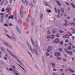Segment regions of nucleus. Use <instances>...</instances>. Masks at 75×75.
Listing matches in <instances>:
<instances>
[{
    "instance_id": "obj_53",
    "label": "nucleus",
    "mask_w": 75,
    "mask_h": 75,
    "mask_svg": "<svg viewBox=\"0 0 75 75\" xmlns=\"http://www.w3.org/2000/svg\"><path fill=\"white\" fill-rule=\"evenodd\" d=\"M1 11H2V12H4V8H3L1 10Z\"/></svg>"
},
{
    "instance_id": "obj_61",
    "label": "nucleus",
    "mask_w": 75,
    "mask_h": 75,
    "mask_svg": "<svg viewBox=\"0 0 75 75\" xmlns=\"http://www.w3.org/2000/svg\"><path fill=\"white\" fill-rule=\"evenodd\" d=\"M15 74H16V75H20L19 74V73H18L17 72H16V73Z\"/></svg>"
},
{
    "instance_id": "obj_15",
    "label": "nucleus",
    "mask_w": 75,
    "mask_h": 75,
    "mask_svg": "<svg viewBox=\"0 0 75 75\" xmlns=\"http://www.w3.org/2000/svg\"><path fill=\"white\" fill-rule=\"evenodd\" d=\"M0 49L1 50H2V51L3 52H5V51L4 50V48L3 47H0Z\"/></svg>"
},
{
    "instance_id": "obj_13",
    "label": "nucleus",
    "mask_w": 75,
    "mask_h": 75,
    "mask_svg": "<svg viewBox=\"0 0 75 75\" xmlns=\"http://www.w3.org/2000/svg\"><path fill=\"white\" fill-rule=\"evenodd\" d=\"M56 2L57 4L59 5V6H61V4L60 3V2H59V1H56Z\"/></svg>"
},
{
    "instance_id": "obj_41",
    "label": "nucleus",
    "mask_w": 75,
    "mask_h": 75,
    "mask_svg": "<svg viewBox=\"0 0 75 75\" xmlns=\"http://www.w3.org/2000/svg\"><path fill=\"white\" fill-rule=\"evenodd\" d=\"M57 11H58V14H60V13H61V12L60 11V10H59V9H58Z\"/></svg>"
},
{
    "instance_id": "obj_46",
    "label": "nucleus",
    "mask_w": 75,
    "mask_h": 75,
    "mask_svg": "<svg viewBox=\"0 0 75 75\" xmlns=\"http://www.w3.org/2000/svg\"><path fill=\"white\" fill-rule=\"evenodd\" d=\"M46 56H49V53L47 52L46 53Z\"/></svg>"
},
{
    "instance_id": "obj_7",
    "label": "nucleus",
    "mask_w": 75,
    "mask_h": 75,
    "mask_svg": "<svg viewBox=\"0 0 75 75\" xmlns=\"http://www.w3.org/2000/svg\"><path fill=\"white\" fill-rule=\"evenodd\" d=\"M7 51H8V52L9 53V54H10V55H11V56H12V57H15V56H14V54H13L12 52H11L9 50L7 49Z\"/></svg>"
},
{
    "instance_id": "obj_32",
    "label": "nucleus",
    "mask_w": 75,
    "mask_h": 75,
    "mask_svg": "<svg viewBox=\"0 0 75 75\" xmlns=\"http://www.w3.org/2000/svg\"><path fill=\"white\" fill-rule=\"evenodd\" d=\"M34 23V20L33 19H32L31 20V23L32 25H33V23Z\"/></svg>"
},
{
    "instance_id": "obj_54",
    "label": "nucleus",
    "mask_w": 75,
    "mask_h": 75,
    "mask_svg": "<svg viewBox=\"0 0 75 75\" xmlns=\"http://www.w3.org/2000/svg\"><path fill=\"white\" fill-rule=\"evenodd\" d=\"M12 67H13V68H14V69H16V67H15L14 66L12 65Z\"/></svg>"
},
{
    "instance_id": "obj_21",
    "label": "nucleus",
    "mask_w": 75,
    "mask_h": 75,
    "mask_svg": "<svg viewBox=\"0 0 75 75\" xmlns=\"http://www.w3.org/2000/svg\"><path fill=\"white\" fill-rule=\"evenodd\" d=\"M16 29L17 30V31H18V33H20V30L19 29V28H18V27L17 26L16 27Z\"/></svg>"
},
{
    "instance_id": "obj_3",
    "label": "nucleus",
    "mask_w": 75,
    "mask_h": 75,
    "mask_svg": "<svg viewBox=\"0 0 75 75\" xmlns=\"http://www.w3.org/2000/svg\"><path fill=\"white\" fill-rule=\"evenodd\" d=\"M48 49L47 50V51L50 52V51H52V47L51 46H49L48 47Z\"/></svg>"
},
{
    "instance_id": "obj_33",
    "label": "nucleus",
    "mask_w": 75,
    "mask_h": 75,
    "mask_svg": "<svg viewBox=\"0 0 75 75\" xmlns=\"http://www.w3.org/2000/svg\"><path fill=\"white\" fill-rule=\"evenodd\" d=\"M9 8H6V11L7 13H8L9 12Z\"/></svg>"
},
{
    "instance_id": "obj_24",
    "label": "nucleus",
    "mask_w": 75,
    "mask_h": 75,
    "mask_svg": "<svg viewBox=\"0 0 75 75\" xmlns=\"http://www.w3.org/2000/svg\"><path fill=\"white\" fill-rule=\"evenodd\" d=\"M51 65L53 67H55V64L54 63H51Z\"/></svg>"
},
{
    "instance_id": "obj_43",
    "label": "nucleus",
    "mask_w": 75,
    "mask_h": 75,
    "mask_svg": "<svg viewBox=\"0 0 75 75\" xmlns=\"http://www.w3.org/2000/svg\"><path fill=\"white\" fill-rule=\"evenodd\" d=\"M53 71H57V69L55 68H54L53 69Z\"/></svg>"
},
{
    "instance_id": "obj_37",
    "label": "nucleus",
    "mask_w": 75,
    "mask_h": 75,
    "mask_svg": "<svg viewBox=\"0 0 75 75\" xmlns=\"http://www.w3.org/2000/svg\"><path fill=\"white\" fill-rule=\"evenodd\" d=\"M4 31L5 33H8V31L7 30H6V29H5L4 30Z\"/></svg>"
},
{
    "instance_id": "obj_35",
    "label": "nucleus",
    "mask_w": 75,
    "mask_h": 75,
    "mask_svg": "<svg viewBox=\"0 0 75 75\" xmlns=\"http://www.w3.org/2000/svg\"><path fill=\"white\" fill-rule=\"evenodd\" d=\"M64 51L65 52H66L67 53H68V50H67V49H65V48L64 49Z\"/></svg>"
},
{
    "instance_id": "obj_8",
    "label": "nucleus",
    "mask_w": 75,
    "mask_h": 75,
    "mask_svg": "<svg viewBox=\"0 0 75 75\" xmlns=\"http://www.w3.org/2000/svg\"><path fill=\"white\" fill-rule=\"evenodd\" d=\"M50 36V38L52 40H53V39H54V38H55V35H54V34H52Z\"/></svg>"
},
{
    "instance_id": "obj_39",
    "label": "nucleus",
    "mask_w": 75,
    "mask_h": 75,
    "mask_svg": "<svg viewBox=\"0 0 75 75\" xmlns=\"http://www.w3.org/2000/svg\"><path fill=\"white\" fill-rule=\"evenodd\" d=\"M59 50L61 52H62V49L61 48H59Z\"/></svg>"
},
{
    "instance_id": "obj_48",
    "label": "nucleus",
    "mask_w": 75,
    "mask_h": 75,
    "mask_svg": "<svg viewBox=\"0 0 75 75\" xmlns=\"http://www.w3.org/2000/svg\"><path fill=\"white\" fill-rule=\"evenodd\" d=\"M54 10L56 13H57V10L55 7H54Z\"/></svg>"
},
{
    "instance_id": "obj_2",
    "label": "nucleus",
    "mask_w": 75,
    "mask_h": 75,
    "mask_svg": "<svg viewBox=\"0 0 75 75\" xmlns=\"http://www.w3.org/2000/svg\"><path fill=\"white\" fill-rule=\"evenodd\" d=\"M64 21L65 22V23H63V24L64 25H65V26H67L69 25V23H68L69 22L67 20H64Z\"/></svg>"
},
{
    "instance_id": "obj_45",
    "label": "nucleus",
    "mask_w": 75,
    "mask_h": 75,
    "mask_svg": "<svg viewBox=\"0 0 75 75\" xmlns=\"http://www.w3.org/2000/svg\"><path fill=\"white\" fill-rule=\"evenodd\" d=\"M62 37L64 38H67V36H66V35H64Z\"/></svg>"
},
{
    "instance_id": "obj_62",
    "label": "nucleus",
    "mask_w": 75,
    "mask_h": 75,
    "mask_svg": "<svg viewBox=\"0 0 75 75\" xmlns=\"http://www.w3.org/2000/svg\"><path fill=\"white\" fill-rule=\"evenodd\" d=\"M9 70H10L11 71H13L12 69H11V68H9Z\"/></svg>"
},
{
    "instance_id": "obj_11",
    "label": "nucleus",
    "mask_w": 75,
    "mask_h": 75,
    "mask_svg": "<svg viewBox=\"0 0 75 75\" xmlns=\"http://www.w3.org/2000/svg\"><path fill=\"white\" fill-rule=\"evenodd\" d=\"M22 1L23 3H25L27 6L28 3H27V0H22Z\"/></svg>"
},
{
    "instance_id": "obj_9",
    "label": "nucleus",
    "mask_w": 75,
    "mask_h": 75,
    "mask_svg": "<svg viewBox=\"0 0 75 75\" xmlns=\"http://www.w3.org/2000/svg\"><path fill=\"white\" fill-rule=\"evenodd\" d=\"M59 42V40L58 38L56 39L54 41V42L56 43V44L58 43Z\"/></svg>"
},
{
    "instance_id": "obj_27",
    "label": "nucleus",
    "mask_w": 75,
    "mask_h": 75,
    "mask_svg": "<svg viewBox=\"0 0 75 75\" xmlns=\"http://www.w3.org/2000/svg\"><path fill=\"white\" fill-rule=\"evenodd\" d=\"M57 59L59 60H61L62 59V58L60 57H57Z\"/></svg>"
},
{
    "instance_id": "obj_26",
    "label": "nucleus",
    "mask_w": 75,
    "mask_h": 75,
    "mask_svg": "<svg viewBox=\"0 0 75 75\" xmlns=\"http://www.w3.org/2000/svg\"><path fill=\"white\" fill-rule=\"evenodd\" d=\"M20 15L21 17H23V12H21L20 13Z\"/></svg>"
},
{
    "instance_id": "obj_10",
    "label": "nucleus",
    "mask_w": 75,
    "mask_h": 75,
    "mask_svg": "<svg viewBox=\"0 0 75 75\" xmlns=\"http://www.w3.org/2000/svg\"><path fill=\"white\" fill-rule=\"evenodd\" d=\"M27 44L30 50H31L32 52H33V49H32V48H31V46H30V45L28 43H27Z\"/></svg>"
},
{
    "instance_id": "obj_63",
    "label": "nucleus",
    "mask_w": 75,
    "mask_h": 75,
    "mask_svg": "<svg viewBox=\"0 0 75 75\" xmlns=\"http://www.w3.org/2000/svg\"><path fill=\"white\" fill-rule=\"evenodd\" d=\"M67 19H68V20H70V19H71V18H70V17L68 16L67 17Z\"/></svg>"
},
{
    "instance_id": "obj_22",
    "label": "nucleus",
    "mask_w": 75,
    "mask_h": 75,
    "mask_svg": "<svg viewBox=\"0 0 75 75\" xmlns=\"http://www.w3.org/2000/svg\"><path fill=\"white\" fill-rule=\"evenodd\" d=\"M69 24H70V25H74L75 26V23L70 22Z\"/></svg>"
},
{
    "instance_id": "obj_34",
    "label": "nucleus",
    "mask_w": 75,
    "mask_h": 75,
    "mask_svg": "<svg viewBox=\"0 0 75 75\" xmlns=\"http://www.w3.org/2000/svg\"><path fill=\"white\" fill-rule=\"evenodd\" d=\"M13 72L14 74H16L17 72V71L15 70H13Z\"/></svg>"
},
{
    "instance_id": "obj_50",
    "label": "nucleus",
    "mask_w": 75,
    "mask_h": 75,
    "mask_svg": "<svg viewBox=\"0 0 75 75\" xmlns=\"http://www.w3.org/2000/svg\"><path fill=\"white\" fill-rule=\"evenodd\" d=\"M60 44H61V45H62V44H63V42L62 41H61L60 42Z\"/></svg>"
},
{
    "instance_id": "obj_56",
    "label": "nucleus",
    "mask_w": 75,
    "mask_h": 75,
    "mask_svg": "<svg viewBox=\"0 0 75 75\" xmlns=\"http://www.w3.org/2000/svg\"><path fill=\"white\" fill-rule=\"evenodd\" d=\"M36 48L37 50H38V45H36Z\"/></svg>"
},
{
    "instance_id": "obj_29",
    "label": "nucleus",
    "mask_w": 75,
    "mask_h": 75,
    "mask_svg": "<svg viewBox=\"0 0 75 75\" xmlns=\"http://www.w3.org/2000/svg\"><path fill=\"white\" fill-rule=\"evenodd\" d=\"M47 34H48V35L49 34H51V32H50V31L48 30L47 33Z\"/></svg>"
},
{
    "instance_id": "obj_40",
    "label": "nucleus",
    "mask_w": 75,
    "mask_h": 75,
    "mask_svg": "<svg viewBox=\"0 0 75 75\" xmlns=\"http://www.w3.org/2000/svg\"><path fill=\"white\" fill-rule=\"evenodd\" d=\"M59 33H64V31L63 30H59Z\"/></svg>"
},
{
    "instance_id": "obj_59",
    "label": "nucleus",
    "mask_w": 75,
    "mask_h": 75,
    "mask_svg": "<svg viewBox=\"0 0 75 75\" xmlns=\"http://www.w3.org/2000/svg\"><path fill=\"white\" fill-rule=\"evenodd\" d=\"M4 59H6V60L8 59L6 57H4Z\"/></svg>"
},
{
    "instance_id": "obj_5",
    "label": "nucleus",
    "mask_w": 75,
    "mask_h": 75,
    "mask_svg": "<svg viewBox=\"0 0 75 75\" xmlns=\"http://www.w3.org/2000/svg\"><path fill=\"white\" fill-rule=\"evenodd\" d=\"M44 4L45 5V6H48L50 7V8H52V7L51 6H50V5L47 2H44Z\"/></svg>"
},
{
    "instance_id": "obj_4",
    "label": "nucleus",
    "mask_w": 75,
    "mask_h": 75,
    "mask_svg": "<svg viewBox=\"0 0 75 75\" xmlns=\"http://www.w3.org/2000/svg\"><path fill=\"white\" fill-rule=\"evenodd\" d=\"M3 43L5 45H7V46H8L9 48H12V46H10L9 45V44H8V43L6 42H4Z\"/></svg>"
},
{
    "instance_id": "obj_44",
    "label": "nucleus",
    "mask_w": 75,
    "mask_h": 75,
    "mask_svg": "<svg viewBox=\"0 0 75 75\" xmlns=\"http://www.w3.org/2000/svg\"><path fill=\"white\" fill-rule=\"evenodd\" d=\"M66 35L67 38H69V35Z\"/></svg>"
},
{
    "instance_id": "obj_23",
    "label": "nucleus",
    "mask_w": 75,
    "mask_h": 75,
    "mask_svg": "<svg viewBox=\"0 0 75 75\" xmlns=\"http://www.w3.org/2000/svg\"><path fill=\"white\" fill-rule=\"evenodd\" d=\"M71 5L72 6V7H73V8H75V4H73L72 3H71Z\"/></svg>"
},
{
    "instance_id": "obj_57",
    "label": "nucleus",
    "mask_w": 75,
    "mask_h": 75,
    "mask_svg": "<svg viewBox=\"0 0 75 75\" xmlns=\"http://www.w3.org/2000/svg\"><path fill=\"white\" fill-rule=\"evenodd\" d=\"M63 60L64 61H67V59H63Z\"/></svg>"
},
{
    "instance_id": "obj_42",
    "label": "nucleus",
    "mask_w": 75,
    "mask_h": 75,
    "mask_svg": "<svg viewBox=\"0 0 75 75\" xmlns=\"http://www.w3.org/2000/svg\"><path fill=\"white\" fill-rule=\"evenodd\" d=\"M52 33H56V31H55V30H52Z\"/></svg>"
},
{
    "instance_id": "obj_51",
    "label": "nucleus",
    "mask_w": 75,
    "mask_h": 75,
    "mask_svg": "<svg viewBox=\"0 0 75 75\" xmlns=\"http://www.w3.org/2000/svg\"><path fill=\"white\" fill-rule=\"evenodd\" d=\"M4 25L5 27H8V25H7V24H4Z\"/></svg>"
},
{
    "instance_id": "obj_60",
    "label": "nucleus",
    "mask_w": 75,
    "mask_h": 75,
    "mask_svg": "<svg viewBox=\"0 0 75 75\" xmlns=\"http://www.w3.org/2000/svg\"><path fill=\"white\" fill-rule=\"evenodd\" d=\"M64 57H67L68 56L67 54H64Z\"/></svg>"
},
{
    "instance_id": "obj_16",
    "label": "nucleus",
    "mask_w": 75,
    "mask_h": 75,
    "mask_svg": "<svg viewBox=\"0 0 75 75\" xmlns=\"http://www.w3.org/2000/svg\"><path fill=\"white\" fill-rule=\"evenodd\" d=\"M34 52L35 53V54L37 55H38V52L37 51V50L36 49H35L33 50Z\"/></svg>"
},
{
    "instance_id": "obj_1",
    "label": "nucleus",
    "mask_w": 75,
    "mask_h": 75,
    "mask_svg": "<svg viewBox=\"0 0 75 75\" xmlns=\"http://www.w3.org/2000/svg\"><path fill=\"white\" fill-rule=\"evenodd\" d=\"M6 35L9 38H10V39H13L15 41H16V39H15V37H14V36L13 35H11V37L9 36V35H8V34H6Z\"/></svg>"
},
{
    "instance_id": "obj_38",
    "label": "nucleus",
    "mask_w": 75,
    "mask_h": 75,
    "mask_svg": "<svg viewBox=\"0 0 75 75\" xmlns=\"http://www.w3.org/2000/svg\"><path fill=\"white\" fill-rule=\"evenodd\" d=\"M72 47L71 46H69L68 47V49L69 50H71Z\"/></svg>"
},
{
    "instance_id": "obj_14",
    "label": "nucleus",
    "mask_w": 75,
    "mask_h": 75,
    "mask_svg": "<svg viewBox=\"0 0 75 75\" xmlns=\"http://www.w3.org/2000/svg\"><path fill=\"white\" fill-rule=\"evenodd\" d=\"M31 41L33 45V46H35V43H34V41H33V40L31 39Z\"/></svg>"
},
{
    "instance_id": "obj_31",
    "label": "nucleus",
    "mask_w": 75,
    "mask_h": 75,
    "mask_svg": "<svg viewBox=\"0 0 75 75\" xmlns=\"http://www.w3.org/2000/svg\"><path fill=\"white\" fill-rule=\"evenodd\" d=\"M27 52H28V53L30 55L31 57H32V55H31V53H30V52L29 51H28Z\"/></svg>"
},
{
    "instance_id": "obj_12",
    "label": "nucleus",
    "mask_w": 75,
    "mask_h": 75,
    "mask_svg": "<svg viewBox=\"0 0 75 75\" xmlns=\"http://www.w3.org/2000/svg\"><path fill=\"white\" fill-rule=\"evenodd\" d=\"M68 69L69 71H70V72H71L72 73H73V72H74V70L72 69H71L69 68Z\"/></svg>"
},
{
    "instance_id": "obj_49",
    "label": "nucleus",
    "mask_w": 75,
    "mask_h": 75,
    "mask_svg": "<svg viewBox=\"0 0 75 75\" xmlns=\"http://www.w3.org/2000/svg\"><path fill=\"white\" fill-rule=\"evenodd\" d=\"M59 70L60 71H61V72H63L64 71V70L62 69H59Z\"/></svg>"
},
{
    "instance_id": "obj_28",
    "label": "nucleus",
    "mask_w": 75,
    "mask_h": 75,
    "mask_svg": "<svg viewBox=\"0 0 75 75\" xmlns=\"http://www.w3.org/2000/svg\"><path fill=\"white\" fill-rule=\"evenodd\" d=\"M60 10L63 13H64V10L63 8H61Z\"/></svg>"
},
{
    "instance_id": "obj_25",
    "label": "nucleus",
    "mask_w": 75,
    "mask_h": 75,
    "mask_svg": "<svg viewBox=\"0 0 75 75\" xmlns=\"http://www.w3.org/2000/svg\"><path fill=\"white\" fill-rule=\"evenodd\" d=\"M51 38V37L50 35H48L47 37V40H50Z\"/></svg>"
},
{
    "instance_id": "obj_30",
    "label": "nucleus",
    "mask_w": 75,
    "mask_h": 75,
    "mask_svg": "<svg viewBox=\"0 0 75 75\" xmlns=\"http://www.w3.org/2000/svg\"><path fill=\"white\" fill-rule=\"evenodd\" d=\"M17 61H18V62H19V63H20L21 64L23 65V64L21 63V62L20 61V60H19L18 59H17Z\"/></svg>"
},
{
    "instance_id": "obj_19",
    "label": "nucleus",
    "mask_w": 75,
    "mask_h": 75,
    "mask_svg": "<svg viewBox=\"0 0 75 75\" xmlns=\"http://www.w3.org/2000/svg\"><path fill=\"white\" fill-rule=\"evenodd\" d=\"M11 18H12V19L13 18V16L12 15L8 16V19H11Z\"/></svg>"
},
{
    "instance_id": "obj_17",
    "label": "nucleus",
    "mask_w": 75,
    "mask_h": 75,
    "mask_svg": "<svg viewBox=\"0 0 75 75\" xmlns=\"http://www.w3.org/2000/svg\"><path fill=\"white\" fill-rule=\"evenodd\" d=\"M68 54L69 55H72L73 54V53L71 51H69L68 52Z\"/></svg>"
},
{
    "instance_id": "obj_52",
    "label": "nucleus",
    "mask_w": 75,
    "mask_h": 75,
    "mask_svg": "<svg viewBox=\"0 0 75 75\" xmlns=\"http://www.w3.org/2000/svg\"><path fill=\"white\" fill-rule=\"evenodd\" d=\"M21 68L22 69H23V71H25V72H27V71H25V70L24 69V68H23V67H21Z\"/></svg>"
},
{
    "instance_id": "obj_6",
    "label": "nucleus",
    "mask_w": 75,
    "mask_h": 75,
    "mask_svg": "<svg viewBox=\"0 0 75 75\" xmlns=\"http://www.w3.org/2000/svg\"><path fill=\"white\" fill-rule=\"evenodd\" d=\"M54 55L56 57H59L61 55V53L58 52H56L54 53Z\"/></svg>"
},
{
    "instance_id": "obj_58",
    "label": "nucleus",
    "mask_w": 75,
    "mask_h": 75,
    "mask_svg": "<svg viewBox=\"0 0 75 75\" xmlns=\"http://www.w3.org/2000/svg\"><path fill=\"white\" fill-rule=\"evenodd\" d=\"M72 33H75V30H74L72 31Z\"/></svg>"
},
{
    "instance_id": "obj_36",
    "label": "nucleus",
    "mask_w": 75,
    "mask_h": 75,
    "mask_svg": "<svg viewBox=\"0 0 75 75\" xmlns=\"http://www.w3.org/2000/svg\"><path fill=\"white\" fill-rule=\"evenodd\" d=\"M56 37H59V34H56Z\"/></svg>"
},
{
    "instance_id": "obj_18",
    "label": "nucleus",
    "mask_w": 75,
    "mask_h": 75,
    "mask_svg": "<svg viewBox=\"0 0 75 75\" xmlns=\"http://www.w3.org/2000/svg\"><path fill=\"white\" fill-rule=\"evenodd\" d=\"M47 13H50L52 12L51 10L48 9H47Z\"/></svg>"
},
{
    "instance_id": "obj_55",
    "label": "nucleus",
    "mask_w": 75,
    "mask_h": 75,
    "mask_svg": "<svg viewBox=\"0 0 75 75\" xmlns=\"http://www.w3.org/2000/svg\"><path fill=\"white\" fill-rule=\"evenodd\" d=\"M30 5L31 8H32V7H33V3H31Z\"/></svg>"
},
{
    "instance_id": "obj_47",
    "label": "nucleus",
    "mask_w": 75,
    "mask_h": 75,
    "mask_svg": "<svg viewBox=\"0 0 75 75\" xmlns=\"http://www.w3.org/2000/svg\"><path fill=\"white\" fill-rule=\"evenodd\" d=\"M66 5H67V6H70V4H69V3L68 2H66Z\"/></svg>"
},
{
    "instance_id": "obj_20",
    "label": "nucleus",
    "mask_w": 75,
    "mask_h": 75,
    "mask_svg": "<svg viewBox=\"0 0 75 75\" xmlns=\"http://www.w3.org/2000/svg\"><path fill=\"white\" fill-rule=\"evenodd\" d=\"M40 17L41 19H42L43 18V14L42 13H41L40 14Z\"/></svg>"
},
{
    "instance_id": "obj_64",
    "label": "nucleus",
    "mask_w": 75,
    "mask_h": 75,
    "mask_svg": "<svg viewBox=\"0 0 75 75\" xmlns=\"http://www.w3.org/2000/svg\"><path fill=\"white\" fill-rule=\"evenodd\" d=\"M8 14H6V15H5V17H8Z\"/></svg>"
}]
</instances>
